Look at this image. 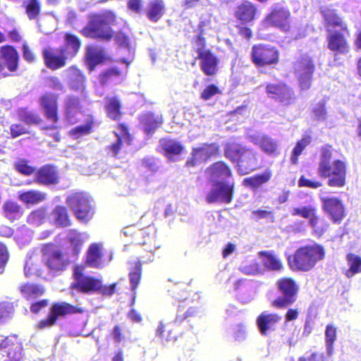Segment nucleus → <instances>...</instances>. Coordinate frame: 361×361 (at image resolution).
I'll use <instances>...</instances> for the list:
<instances>
[{"label":"nucleus","instance_id":"1","mask_svg":"<svg viewBox=\"0 0 361 361\" xmlns=\"http://www.w3.org/2000/svg\"><path fill=\"white\" fill-rule=\"evenodd\" d=\"M333 157V147L326 145L321 148L317 173L320 178L327 179L330 188H341L346 185L347 164L339 159L331 162Z\"/></svg>","mask_w":361,"mask_h":361},{"label":"nucleus","instance_id":"2","mask_svg":"<svg viewBox=\"0 0 361 361\" xmlns=\"http://www.w3.org/2000/svg\"><path fill=\"white\" fill-rule=\"evenodd\" d=\"M225 157L233 164L240 174H248L260 168L259 154L252 148L237 142H228L224 147Z\"/></svg>","mask_w":361,"mask_h":361},{"label":"nucleus","instance_id":"3","mask_svg":"<svg viewBox=\"0 0 361 361\" xmlns=\"http://www.w3.org/2000/svg\"><path fill=\"white\" fill-rule=\"evenodd\" d=\"M116 16L111 11L103 13H92L87 24L80 32L86 38L102 41H110L114 36L111 25H114Z\"/></svg>","mask_w":361,"mask_h":361},{"label":"nucleus","instance_id":"4","mask_svg":"<svg viewBox=\"0 0 361 361\" xmlns=\"http://www.w3.org/2000/svg\"><path fill=\"white\" fill-rule=\"evenodd\" d=\"M324 257V247L319 244H314L300 247L288 257L287 261L291 270L307 272Z\"/></svg>","mask_w":361,"mask_h":361},{"label":"nucleus","instance_id":"5","mask_svg":"<svg viewBox=\"0 0 361 361\" xmlns=\"http://www.w3.org/2000/svg\"><path fill=\"white\" fill-rule=\"evenodd\" d=\"M73 278L74 281L71 283V288L84 294L97 293L102 295L111 296L115 293L117 285V283L108 286L103 285L101 279L85 275L84 274V267L81 265H75L74 267Z\"/></svg>","mask_w":361,"mask_h":361},{"label":"nucleus","instance_id":"6","mask_svg":"<svg viewBox=\"0 0 361 361\" xmlns=\"http://www.w3.org/2000/svg\"><path fill=\"white\" fill-rule=\"evenodd\" d=\"M42 259L44 266L53 274L66 271L73 262L68 253L63 251L57 245L49 243L41 247Z\"/></svg>","mask_w":361,"mask_h":361},{"label":"nucleus","instance_id":"7","mask_svg":"<svg viewBox=\"0 0 361 361\" xmlns=\"http://www.w3.org/2000/svg\"><path fill=\"white\" fill-rule=\"evenodd\" d=\"M195 310L191 308H187L184 305H178L177 306V313L175 319L169 323L160 322L156 330V335L167 341H175L184 333L181 326V323L186 319L193 317Z\"/></svg>","mask_w":361,"mask_h":361},{"label":"nucleus","instance_id":"8","mask_svg":"<svg viewBox=\"0 0 361 361\" xmlns=\"http://www.w3.org/2000/svg\"><path fill=\"white\" fill-rule=\"evenodd\" d=\"M275 285L280 295L271 301L270 304L273 308L286 309L297 301L300 288L293 277H281L276 280Z\"/></svg>","mask_w":361,"mask_h":361},{"label":"nucleus","instance_id":"9","mask_svg":"<svg viewBox=\"0 0 361 361\" xmlns=\"http://www.w3.org/2000/svg\"><path fill=\"white\" fill-rule=\"evenodd\" d=\"M195 42L197 45L196 59L200 60V70L206 76H215L219 70V59L214 52L207 48V39L202 31L195 37Z\"/></svg>","mask_w":361,"mask_h":361},{"label":"nucleus","instance_id":"10","mask_svg":"<svg viewBox=\"0 0 361 361\" xmlns=\"http://www.w3.org/2000/svg\"><path fill=\"white\" fill-rule=\"evenodd\" d=\"M250 59L260 71L264 68H274L280 62V51L270 44H255L251 48Z\"/></svg>","mask_w":361,"mask_h":361},{"label":"nucleus","instance_id":"11","mask_svg":"<svg viewBox=\"0 0 361 361\" xmlns=\"http://www.w3.org/2000/svg\"><path fill=\"white\" fill-rule=\"evenodd\" d=\"M291 214L308 219L312 233L317 238L322 237L331 228L330 222L319 213L317 208L314 206L294 207L291 210Z\"/></svg>","mask_w":361,"mask_h":361},{"label":"nucleus","instance_id":"12","mask_svg":"<svg viewBox=\"0 0 361 361\" xmlns=\"http://www.w3.org/2000/svg\"><path fill=\"white\" fill-rule=\"evenodd\" d=\"M66 203L80 222L87 224L93 218L94 209L86 193L73 192L66 197Z\"/></svg>","mask_w":361,"mask_h":361},{"label":"nucleus","instance_id":"13","mask_svg":"<svg viewBox=\"0 0 361 361\" xmlns=\"http://www.w3.org/2000/svg\"><path fill=\"white\" fill-rule=\"evenodd\" d=\"M84 308L79 305H73L66 302H54L50 308L46 318L40 319L36 324L37 329L50 328L56 325L60 317H65L67 315L82 314Z\"/></svg>","mask_w":361,"mask_h":361},{"label":"nucleus","instance_id":"14","mask_svg":"<svg viewBox=\"0 0 361 361\" xmlns=\"http://www.w3.org/2000/svg\"><path fill=\"white\" fill-rule=\"evenodd\" d=\"M293 73L302 90H309L312 85L315 64L312 56L302 54L293 64Z\"/></svg>","mask_w":361,"mask_h":361},{"label":"nucleus","instance_id":"15","mask_svg":"<svg viewBox=\"0 0 361 361\" xmlns=\"http://www.w3.org/2000/svg\"><path fill=\"white\" fill-rule=\"evenodd\" d=\"M265 24L284 32H288L292 28V16L290 9L285 6L276 4L274 5L264 18Z\"/></svg>","mask_w":361,"mask_h":361},{"label":"nucleus","instance_id":"16","mask_svg":"<svg viewBox=\"0 0 361 361\" xmlns=\"http://www.w3.org/2000/svg\"><path fill=\"white\" fill-rule=\"evenodd\" d=\"M323 212L334 224H341L347 216L345 206L338 197H320Z\"/></svg>","mask_w":361,"mask_h":361},{"label":"nucleus","instance_id":"17","mask_svg":"<svg viewBox=\"0 0 361 361\" xmlns=\"http://www.w3.org/2000/svg\"><path fill=\"white\" fill-rule=\"evenodd\" d=\"M349 36L348 27L339 30L328 29L326 42L329 49L337 54H347L350 50Z\"/></svg>","mask_w":361,"mask_h":361},{"label":"nucleus","instance_id":"18","mask_svg":"<svg viewBox=\"0 0 361 361\" xmlns=\"http://www.w3.org/2000/svg\"><path fill=\"white\" fill-rule=\"evenodd\" d=\"M214 188L206 197L208 203L221 202L229 204L232 202L234 195V183L226 181L216 180L213 183Z\"/></svg>","mask_w":361,"mask_h":361},{"label":"nucleus","instance_id":"19","mask_svg":"<svg viewBox=\"0 0 361 361\" xmlns=\"http://www.w3.org/2000/svg\"><path fill=\"white\" fill-rule=\"evenodd\" d=\"M39 104L45 118L53 123H57L59 121L58 94L51 92H46L39 98Z\"/></svg>","mask_w":361,"mask_h":361},{"label":"nucleus","instance_id":"20","mask_svg":"<svg viewBox=\"0 0 361 361\" xmlns=\"http://www.w3.org/2000/svg\"><path fill=\"white\" fill-rule=\"evenodd\" d=\"M265 88L269 98L286 105L290 104L294 99L293 90L285 82L267 83Z\"/></svg>","mask_w":361,"mask_h":361},{"label":"nucleus","instance_id":"21","mask_svg":"<svg viewBox=\"0 0 361 361\" xmlns=\"http://www.w3.org/2000/svg\"><path fill=\"white\" fill-rule=\"evenodd\" d=\"M42 57L45 66L51 71H56L64 67L67 63V60L71 59L61 47L44 48L42 50Z\"/></svg>","mask_w":361,"mask_h":361},{"label":"nucleus","instance_id":"22","mask_svg":"<svg viewBox=\"0 0 361 361\" xmlns=\"http://www.w3.org/2000/svg\"><path fill=\"white\" fill-rule=\"evenodd\" d=\"M0 73H3L5 68L10 72L18 69L20 56L17 49L12 45L0 47Z\"/></svg>","mask_w":361,"mask_h":361},{"label":"nucleus","instance_id":"23","mask_svg":"<svg viewBox=\"0 0 361 361\" xmlns=\"http://www.w3.org/2000/svg\"><path fill=\"white\" fill-rule=\"evenodd\" d=\"M82 98L73 94L67 95L63 100V115L70 124H75L79 121V114L82 111Z\"/></svg>","mask_w":361,"mask_h":361},{"label":"nucleus","instance_id":"24","mask_svg":"<svg viewBox=\"0 0 361 361\" xmlns=\"http://www.w3.org/2000/svg\"><path fill=\"white\" fill-rule=\"evenodd\" d=\"M257 6L249 1H243L236 6L233 11V17L236 23L252 24L257 16Z\"/></svg>","mask_w":361,"mask_h":361},{"label":"nucleus","instance_id":"25","mask_svg":"<svg viewBox=\"0 0 361 361\" xmlns=\"http://www.w3.org/2000/svg\"><path fill=\"white\" fill-rule=\"evenodd\" d=\"M106 59L107 56L103 48L92 44L86 47L84 61L90 73L94 71L98 65L104 63Z\"/></svg>","mask_w":361,"mask_h":361},{"label":"nucleus","instance_id":"26","mask_svg":"<svg viewBox=\"0 0 361 361\" xmlns=\"http://www.w3.org/2000/svg\"><path fill=\"white\" fill-rule=\"evenodd\" d=\"M281 319L278 313L263 312L257 317L256 324L260 334L267 336L270 331L276 330Z\"/></svg>","mask_w":361,"mask_h":361},{"label":"nucleus","instance_id":"27","mask_svg":"<svg viewBox=\"0 0 361 361\" xmlns=\"http://www.w3.org/2000/svg\"><path fill=\"white\" fill-rule=\"evenodd\" d=\"M68 85L71 90L79 92L82 98H86V76L76 66L68 68Z\"/></svg>","mask_w":361,"mask_h":361},{"label":"nucleus","instance_id":"28","mask_svg":"<svg viewBox=\"0 0 361 361\" xmlns=\"http://www.w3.org/2000/svg\"><path fill=\"white\" fill-rule=\"evenodd\" d=\"M35 182L39 185H50L59 183V172L52 164H45L35 171Z\"/></svg>","mask_w":361,"mask_h":361},{"label":"nucleus","instance_id":"29","mask_svg":"<svg viewBox=\"0 0 361 361\" xmlns=\"http://www.w3.org/2000/svg\"><path fill=\"white\" fill-rule=\"evenodd\" d=\"M206 172L214 181L226 180L233 176L232 168L224 161H217L212 163L207 168Z\"/></svg>","mask_w":361,"mask_h":361},{"label":"nucleus","instance_id":"30","mask_svg":"<svg viewBox=\"0 0 361 361\" xmlns=\"http://www.w3.org/2000/svg\"><path fill=\"white\" fill-rule=\"evenodd\" d=\"M3 216L11 223L18 221L23 218L25 214V209L23 206L16 201L8 200H6L1 207Z\"/></svg>","mask_w":361,"mask_h":361},{"label":"nucleus","instance_id":"31","mask_svg":"<svg viewBox=\"0 0 361 361\" xmlns=\"http://www.w3.org/2000/svg\"><path fill=\"white\" fill-rule=\"evenodd\" d=\"M85 264L92 268H102L103 266L102 245L92 243L90 245L85 256Z\"/></svg>","mask_w":361,"mask_h":361},{"label":"nucleus","instance_id":"32","mask_svg":"<svg viewBox=\"0 0 361 361\" xmlns=\"http://www.w3.org/2000/svg\"><path fill=\"white\" fill-rule=\"evenodd\" d=\"M252 141L269 156L274 157L279 154L277 142L267 135L253 137Z\"/></svg>","mask_w":361,"mask_h":361},{"label":"nucleus","instance_id":"33","mask_svg":"<svg viewBox=\"0 0 361 361\" xmlns=\"http://www.w3.org/2000/svg\"><path fill=\"white\" fill-rule=\"evenodd\" d=\"M66 240L71 247L68 255L74 259H76L80 255L84 244L82 233L76 229H70L67 233Z\"/></svg>","mask_w":361,"mask_h":361},{"label":"nucleus","instance_id":"34","mask_svg":"<svg viewBox=\"0 0 361 361\" xmlns=\"http://www.w3.org/2000/svg\"><path fill=\"white\" fill-rule=\"evenodd\" d=\"M104 107L107 117L110 119L117 121L121 118L123 116L122 104L118 97H106Z\"/></svg>","mask_w":361,"mask_h":361},{"label":"nucleus","instance_id":"35","mask_svg":"<svg viewBox=\"0 0 361 361\" xmlns=\"http://www.w3.org/2000/svg\"><path fill=\"white\" fill-rule=\"evenodd\" d=\"M258 255L262 258L263 266L271 271H281L283 269V264L272 251H260Z\"/></svg>","mask_w":361,"mask_h":361},{"label":"nucleus","instance_id":"36","mask_svg":"<svg viewBox=\"0 0 361 361\" xmlns=\"http://www.w3.org/2000/svg\"><path fill=\"white\" fill-rule=\"evenodd\" d=\"M139 120L143 130L147 135L153 134L163 122L161 117L152 112L142 114Z\"/></svg>","mask_w":361,"mask_h":361},{"label":"nucleus","instance_id":"37","mask_svg":"<svg viewBox=\"0 0 361 361\" xmlns=\"http://www.w3.org/2000/svg\"><path fill=\"white\" fill-rule=\"evenodd\" d=\"M202 161L207 162L219 154V147L214 143H202L200 147L192 149Z\"/></svg>","mask_w":361,"mask_h":361},{"label":"nucleus","instance_id":"38","mask_svg":"<svg viewBox=\"0 0 361 361\" xmlns=\"http://www.w3.org/2000/svg\"><path fill=\"white\" fill-rule=\"evenodd\" d=\"M20 292L23 298L27 301H32L43 295L45 289L43 286L37 283H25L19 287Z\"/></svg>","mask_w":361,"mask_h":361},{"label":"nucleus","instance_id":"39","mask_svg":"<svg viewBox=\"0 0 361 361\" xmlns=\"http://www.w3.org/2000/svg\"><path fill=\"white\" fill-rule=\"evenodd\" d=\"M64 45L60 47L71 59L78 54L81 47V40L77 35L66 32L64 35Z\"/></svg>","mask_w":361,"mask_h":361},{"label":"nucleus","instance_id":"40","mask_svg":"<svg viewBox=\"0 0 361 361\" xmlns=\"http://www.w3.org/2000/svg\"><path fill=\"white\" fill-rule=\"evenodd\" d=\"M160 147L163 150L164 154L168 158L180 155L184 150V147L180 142L170 138L161 139Z\"/></svg>","mask_w":361,"mask_h":361},{"label":"nucleus","instance_id":"41","mask_svg":"<svg viewBox=\"0 0 361 361\" xmlns=\"http://www.w3.org/2000/svg\"><path fill=\"white\" fill-rule=\"evenodd\" d=\"M51 214L54 223L58 227H70L73 224L71 217L65 206H56L53 209Z\"/></svg>","mask_w":361,"mask_h":361},{"label":"nucleus","instance_id":"42","mask_svg":"<svg viewBox=\"0 0 361 361\" xmlns=\"http://www.w3.org/2000/svg\"><path fill=\"white\" fill-rule=\"evenodd\" d=\"M165 13V4L163 0H152L148 4L146 16L149 20L157 23Z\"/></svg>","mask_w":361,"mask_h":361},{"label":"nucleus","instance_id":"43","mask_svg":"<svg viewBox=\"0 0 361 361\" xmlns=\"http://www.w3.org/2000/svg\"><path fill=\"white\" fill-rule=\"evenodd\" d=\"M29 20H39L42 14V3L39 0H25L22 5Z\"/></svg>","mask_w":361,"mask_h":361},{"label":"nucleus","instance_id":"44","mask_svg":"<svg viewBox=\"0 0 361 361\" xmlns=\"http://www.w3.org/2000/svg\"><path fill=\"white\" fill-rule=\"evenodd\" d=\"M47 198L45 193L36 190H30L19 192L18 199L25 204L35 205L44 202Z\"/></svg>","mask_w":361,"mask_h":361},{"label":"nucleus","instance_id":"45","mask_svg":"<svg viewBox=\"0 0 361 361\" xmlns=\"http://www.w3.org/2000/svg\"><path fill=\"white\" fill-rule=\"evenodd\" d=\"M272 173L270 171L259 174H256L243 180V184L252 190H257L263 184L267 183L271 178Z\"/></svg>","mask_w":361,"mask_h":361},{"label":"nucleus","instance_id":"46","mask_svg":"<svg viewBox=\"0 0 361 361\" xmlns=\"http://www.w3.org/2000/svg\"><path fill=\"white\" fill-rule=\"evenodd\" d=\"M17 116L19 121L27 125H39L42 122L39 114L26 107L19 108L17 110Z\"/></svg>","mask_w":361,"mask_h":361},{"label":"nucleus","instance_id":"47","mask_svg":"<svg viewBox=\"0 0 361 361\" xmlns=\"http://www.w3.org/2000/svg\"><path fill=\"white\" fill-rule=\"evenodd\" d=\"M349 268L345 271V275L348 278H351L357 274L361 273V257L353 252L346 255Z\"/></svg>","mask_w":361,"mask_h":361},{"label":"nucleus","instance_id":"48","mask_svg":"<svg viewBox=\"0 0 361 361\" xmlns=\"http://www.w3.org/2000/svg\"><path fill=\"white\" fill-rule=\"evenodd\" d=\"M94 123V116L88 115L85 123L72 128L70 131V135L75 138L89 135L92 133Z\"/></svg>","mask_w":361,"mask_h":361},{"label":"nucleus","instance_id":"49","mask_svg":"<svg viewBox=\"0 0 361 361\" xmlns=\"http://www.w3.org/2000/svg\"><path fill=\"white\" fill-rule=\"evenodd\" d=\"M321 13L327 27H339L340 29H343V27H347L342 18L336 13L334 10L324 8L322 10Z\"/></svg>","mask_w":361,"mask_h":361},{"label":"nucleus","instance_id":"50","mask_svg":"<svg viewBox=\"0 0 361 361\" xmlns=\"http://www.w3.org/2000/svg\"><path fill=\"white\" fill-rule=\"evenodd\" d=\"M121 75V71L118 67L113 66L102 71L98 75V80L100 85H107L118 78Z\"/></svg>","mask_w":361,"mask_h":361},{"label":"nucleus","instance_id":"51","mask_svg":"<svg viewBox=\"0 0 361 361\" xmlns=\"http://www.w3.org/2000/svg\"><path fill=\"white\" fill-rule=\"evenodd\" d=\"M310 137L305 136L296 142L290 156V161L293 164L296 165L298 164L300 155H301L303 150L310 144Z\"/></svg>","mask_w":361,"mask_h":361},{"label":"nucleus","instance_id":"52","mask_svg":"<svg viewBox=\"0 0 361 361\" xmlns=\"http://www.w3.org/2000/svg\"><path fill=\"white\" fill-rule=\"evenodd\" d=\"M47 209L44 207L32 210L27 216V223L30 225L40 226L47 219Z\"/></svg>","mask_w":361,"mask_h":361},{"label":"nucleus","instance_id":"53","mask_svg":"<svg viewBox=\"0 0 361 361\" xmlns=\"http://www.w3.org/2000/svg\"><path fill=\"white\" fill-rule=\"evenodd\" d=\"M312 172H308L307 174L301 175L298 181V187L314 190L321 188L323 185L322 183L317 178H312Z\"/></svg>","mask_w":361,"mask_h":361},{"label":"nucleus","instance_id":"54","mask_svg":"<svg viewBox=\"0 0 361 361\" xmlns=\"http://www.w3.org/2000/svg\"><path fill=\"white\" fill-rule=\"evenodd\" d=\"M240 270L247 275H260L264 273V269L257 261L253 260L243 264Z\"/></svg>","mask_w":361,"mask_h":361},{"label":"nucleus","instance_id":"55","mask_svg":"<svg viewBox=\"0 0 361 361\" xmlns=\"http://www.w3.org/2000/svg\"><path fill=\"white\" fill-rule=\"evenodd\" d=\"M142 276V263L140 261H136L133 267L129 272V279L131 284V288L133 291L137 288Z\"/></svg>","mask_w":361,"mask_h":361},{"label":"nucleus","instance_id":"56","mask_svg":"<svg viewBox=\"0 0 361 361\" xmlns=\"http://www.w3.org/2000/svg\"><path fill=\"white\" fill-rule=\"evenodd\" d=\"M128 334V329L121 324H116L110 331V335L116 343L124 342Z\"/></svg>","mask_w":361,"mask_h":361},{"label":"nucleus","instance_id":"57","mask_svg":"<svg viewBox=\"0 0 361 361\" xmlns=\"http://www.w3.org/2000/svg\"><path fill=\"white\" fill-rule=\"evenodd\" d=\"M325 341L329 354L333 351L334 343L337 338V329L333 324H328L325 329Z\"/></svg>","mask_w":361,"mask_h":361},{"label":"nucleus","instance_id":"58","mask_svg":"<svg viewBox=\"0 0 361 361\" xmlns=\"http://www.w3.org/2000/svg\"><path fill=\"white\" fill-rule=\"evenodd\" d=\"M222 94L221 88L216 84L212 83L206 85L200 93V98L203 101L211 99L216 95Z\"/></svg>","mask_w":361,"mask_h":361},{"label":"nucleus","instance_id":"59","mask_svg":"<svg viewBox=\"0 0 361 361\" xmlns=\"http://www.w3.org/2000/svg\"><path fill=\"white\" fill-rule=\"evenodd\" d=\"M13 166L18 173L25 176H30L36 171L34 166L29 165L28 161L23 159L16 161Z\"/></svg>","mask_w":361,"mask_h":361},{"label":"nucleus","instance_id":"60","mask_svg":"<svg viewBox=\"0 0 361 361\" xmlns=\"http://www.w3.org/2000/svg\"><path fill=\"white\" fill-rule=\"evenodd\" d=\"M16 345H18V343H15L11 336L5 337L0 342V348H2L3 353H6L8 357L16 353V349L18 348V346Z\"/></svg>","mask_w":361,"mask_h":361},{"label":"nucleus","instance_id":"61","mask_svg":"<svg viewBox=\"0 0 361 361\" xmlns=\"http://www.w3.org/2000/svg\"><path fill=\"white\" fill-rule=\"evenodd\" d=\"M312 114L316 120H325L327 116L326 102L324 101H321L317 103L312 109Z\"/></svg>","mask_w":361,"mask_h":361},{"label":"nucleus","instance_id":"62","mask_svg":"<svg viewBox=\"0 0 361 361\" xmlns=\"http://www.w3.org/2000/svg\"><path fill=\"white\" fill-rule=\"evenodd\" d=\"M183 286V284H176L169 290V292L171 293V296L178 300L179 302L185 300L188 298V292L185 291Z\"/></svg>","mask_w":361,"mask_h":361},{"label":"nucleus","instance_id":"63","mask_svg":"<svg viewBox=\"0 0 361 361\" xmlns=\"http://www.w3.org/2000/svg\"><path fill=\"white\" fill-rule=\"evenodd\" d=\"M14 312L13 303L8 301L0 302V322L9 317Z\"/></svg>","mask_w":361,"mask_h":361},{"label":"nucleus","instance_id":"64","mask_svg":"<svg viewBox=\"0 0 361 361\" xmlns=\"http://www.w3.org/2000/svg\"><path fill=\"white\" fill-rule=\"evenodd\" d=\"M116 43L121 47L128 48L130 46V39L126 33L119 30L116 32H114L113 38Z\"/></svg>","mask_w":361,"mask_h":361}]
</instances>
